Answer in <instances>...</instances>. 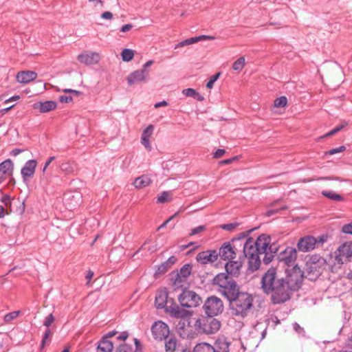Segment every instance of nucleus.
<instances>
[{"mask_svg": "<svg viewBox=\"0 0 352 352\" xmlns=\"http://www.w3.org/2000/svg\"><path fill=\"white\" fill-rule=\"evenodd\" d=\"M13 169L14 165L10 159L0 164V184L8 177L12 175Z\"/></svg>", "mask_w": 352, "mask_h": 352, "instance_id": "aec40b11", "label": "nucleus"}, {"mask_svg": "<svg viewBox=\"0 0 352 352\" xmlns=\"http://www.w3.org/2000/svg\"><path fill=\"white\" fill-rule=\"evenodd\" d=\"M188 39L189 45H192V44H194V43H197L201 41L214 40V37L212 36L201 35V36H198L188 38Z\"/></svg>", "mask_w": 352, "mask_h": 352, "instance_id": "2f4dec72", "label": "nucleus"}, {"mask_svg": "<svg viewBox=\"0 0 352 352\" xmlns=\"http://www.w3.org/2000/svg\"><path fill=\"white\" fill-rule=\"evenodd\" d=\"M226 153V151L224 149L219 148L214 153V158H219L222 157Z\"/></svg>", "mask_w": 352, "mask_h": 352, "instance_id": "5fc2aeb1", "label": "nucleus"}, {"mask_svg": "<svg viewBox=\"0 0 352 352\" xmlns=\"http://www.w3.org/2000/svg\"><path fill=\"white\" fill-rule=\"evenodd\" d=\"M153 125L150 124L143 131L141 136V144L148 151H151L152 150V146L150 142V138H151L153 133Z\"/></svg>", "mask_w": 352, "mask_h": 352, "instance_id": "412c9836", "label": "nucleus"}, {"mask_svg": "<svg viewBox=\"0 0 352 352\" xmlns=\"http://www.w3.org/2000/svg\"><path fill=\"white\" fill-rule=\"evenodd\" d=\"M336 261L341 266L352 256V241L341 244L335 252Z\"/></svg>", "mask_w": 352, "mask_h": 352, "instance_id": "9b49d317", "label": "nucleus"}, {"mask_svg": "<svg viewBox=\"0 0 352 352\" xmlns=\"http://www.w3.org/2000/svg\"><path fill=\"white\" fill-rule=\"evenodd\" d=\"M277 250L276 247L271 245V238L267 234H263L255 241L251 237L248 238L243 245V253L248 261V270L254 272L260 267L261 254H265L264 263H270Z\"/></svg>", "mask_w": 352, "mask_h": 352, "instance_id": "f257e3e1", "label": "nucleus"}, {"mask_svg": "<svg viewBox=\"0 0 352 352\" xmlns=\"http://www.w3.org/2000/svg\"><path fill=\"white\" fill-rule=\"evenodd\" d=\"M128 338V333L126 332H122L118 337V340H125Z\"/></svg>", "mask_w": 352, "mask_h": 352, "instance_id": "338daca9", "label": "nucleus"}, {"mask_svg": "<svg viewBox=\"0 0 352 352\" xmlns=\"http://www.w3.org/2000/svg\"><path fill=\"white\" fill-rule=\"evenodd\" d=\"M170 268V267H168L167 263L164 262L158 267L157 272L160 274H164Z\"/></svg>", "mask_w": 352, "mask_h": 352, "instance_id": "de8ad7c7", "label": "nucleus"}, {"mask_svg": "<svg viewBox=\"0 0 352 352\" xmlns=\"http://www.w3.org/2000/svg\"><path fill=\"white\" fill-rule=\"evenodd\" d=\"M89 1L94 3V6L100 5V8H103L104 2L102 0H89Z\"/></svg>", "mask_w": 352, "mask_h": 352, "instance_id": "e2e57ef3", "label": "nucleus"}, {"mask_svg": "<svg viewBox=\"0 0 352 352\" xmlns=\"http://www.w3.org/2000/svg\"><path fill=\"white\" fill-rule=\"evenodd\" d=\"M170 280L171 286L175 291L180 289H183L188 285V280L186 278H184L175 272H173L170 274Z\"/></svg>", "mask_w": 352, "mask_h": 352, "instance_id": "f3484780", "label": "nucleus"}, {"mask_svg": "<svg viewBox=\"0 0 352 352\" xmlns=\"http://www.w3.org/2000/svg\"><path fill=\"white\" fill-rule=\"evenodd\" d=\"M342 232L344 234L352 235V221L342 227Z\"/></svg>", "mask_w": 352, "mask_h": 352, "instance_id": "c03bdc74", "label": "nucleus"}, {"mask_svg": "<svg viewBox=\"0 0 352 352\" xmlns=\"http://www.w3.org/2000/svg\"><path fill=\"white\" fill-rule=\"evenodd\" d=\"M152 182L151 177L147 175H143L137 177L133 182L135 188L140 189L148 186Z\"/></svg>", "mask_w": 352, "mask_h": 352, "instance_id": "a878e982", "label": "nucleus"}, {"mask_svg": "<svg viewBox=\"0 0 352 352\" xmlns=\"http://www.w3.org/2000/svg\"><path fill=\"white\" fill-rule=\"evenodd\" d=\"M194 327L199 333L214 334L220 329L221 322L214 316H201L196 319Z\"/></svg>", "mask_w": 352, "mask_h": 352, "instance_id": "39448f33", "label": "nucleus"}, {"mask_svg": "<svg viewBox=\"0 0 352 352\" xmlns=\"http://www.w3.org/2000/svg\"><path fill=\"white\" fill-rule=\"evenodd\" d=\"M287 103V99L285 96H281L274 100V107H284Z\"/></svg>", "mask_w": 352, "mask_h": 352, "instance_id": "e433bc0d", "label": "nucleus"}, {"mask_svg": "<svg viewBox=\"0 0 352 352\" xmlns=\"http://www.w3.org/2000/svg\"><path fill=\"white\" fill-rule=\"evenodd\" d=\"M293 326L296 332L300 333L302 331V328L298 323L295 322Z\"/></svg>", "mask_w": 352, "mask_h": 352, "instance_id": "774afa93", "label": "nucleus"}, {"mask_svg": "<svg viewBox=\"0 0 352 352\" xmlns=\"http://www.w3.org/2000/svg\"><path fill=\"white\" fill-rule=\"evenodd\" d=\"M168 105V102L165 100L157 102L154 104L155 108H159L161 107H166Z\"/></svg>", "mask_w": 352, "mask_h": 352, "instance_id": "69168bd1", "label": "nucleus"}, {"mask_svg": "<svg viewBox=\"0 0 352 352\" xmlns=\"http://www.w3.org/2000/svg\"><path fill=\"white\" fill-rule=\"evenodd\" d=\"M206 226H199L191 230L189 235L190 236H193V235H195V234H199L200 232L206 230Z\"/></svg>", "mask_w": 352, "mask_h": 352, "instance_id": "37998d69", "label": "nucleus"}, {"mask_svg": "<svg viewBox=\"0 0 352 352\" xmlns=\"http://www.w3.org/2000/svg\"><path fill=\"white\" fill-rule=\"evenodd\" d=\"M186 45H189L188 39H185L181 42H179L178 44H177L175 47V49H177L178 47H182Z\"/></svg>", "mask_w": 352, "mask_h": 352, "instance_id": "bf43d9fd", "label": "nucleus"}, {"mask_svg": "<svg viewBox=\"0 0 352 352\" xmlns=\"http://www.w3.org/2000/svg\"><path fill=\"white\" fill-rule=\"evenodd\" d=\"M37 77V74L32 71L20 72L16 75V80L20 83L26 84L34 80Z\"/></svg>", "mask_w": 352, "mask_h": 352, "instance_id": "b1692460", "label": "nucleus"}, {"mask_svg": "<svg viewBox=\"0 0 352 352\" xmlns=\"http://www.w3.org/2000/svg\"><path fill=\"white\" fill-rule=\"evenodd\" d=\"M220 75L221 73L218 72L216 74L212 76L206 84V87L208 89H212L213 87L214 83L218 80Z\"/></svg>", "mask_w": 352, "mask_h": 352, "instance_id": "ea45409f", "label": "nucleus"}, {"mask_svg": "<svg viewBox=\"0 0 352 352\" xmlns=\"http://www.w3.org/2000/svg\"><path fill=\"white\" fill-rule=\"evenodd\" d=\"M36 166L37 162L34 160H30L25 162L21 170L23 180H27L34 175Z\"/></svg>", "mask_w": 352, "mask_h": 352, "instance_id": "a211bd4d", "label": "nucleus"}, {"mask_svg": "<svg viewBox=\"0 0 352 352\" xmlns=\"http://www.w3.org/2000/svg\"><path fill=\"white\" fill-rule=\"evenodd\" d=\"M327 239V236H320L318 237V240L312 236H305L298 241L297 249L302 252H310L315 249L317 243H323Z\"/></svg>", "mask_w": 352, "mask_h": 352, "instance_id": "9d476101", "label": "nucleus"}, {"mask_svg": "<svg viewBox=\"0 0 352 352\" xmlns=\"http://www.w3.org/2000/svg\"><path fill=\"white\" fill-rule=\"evenodd\" d=\"M287 276L284 278V284L287 286V293L291 296V292L298 290L302 283L304 274L302 270L296 265L291 270L287 269Z\"/></svg>", "mask_w": 352, "mask_h": 352, "instance_id": "423d86ee", "label": "nucleus"}, {"mask_svg": "<svg viewBox=\"0 0 352 352\" xmlns=\"http://www.w3.org/2000/svg\"><path fill=\"white\" fill-rule=\"evenodd\" d=\"M213 284L223 289V293L228 296L237 291L236 282L232 276L225 273L217 274L213 279Z\"/></svg>", "mask_w": 352, "mask_h": 352, "instance_id": "0eeeda50", "label": "nucleus"}, {"mask_svg": "<svg viewBox=\"0 0 352 352\" xmlns=\"http://www.w3.org/2000/svg\"><path fill=\"white\" fill-rule=\"evenodd\" d=\"M78 60L86 65L97 64L100 60V56L98 53L94 52H86L79 54L77 57Z\"/></svg>", "mask_w": 352, "mask_h": 352, "instance_id": "2eb2a0df", "label": "nucleus"}, {"mask_svg": "<svg viewBox=\"0 0 352 352\" xmlns=\"http://www.w3.org/2000/svg\"><path fill=\"white\" fill-rule=\"evenodd\" d=\"M57 107V103L53 100H48L45 102H38L34 104V109H38L41 113H47L55 109Z\"/></svg>", "mask_w": 352, "mask_h": 352, "instance_id": "5701e85b", "label": "nucleus"}, {"mask_svg": "<svg viewBox=\"0 0 352 352\" xmlns=\"http://www.w3.org/2000/svg\"><path fill=\"white\" fill-rule=\"evenodd\" d=\"M54 321V318L53 315L51 314L47 317L45 318L43 324L46 327H50L52 323Z\"/></svg>", "mask_w": 352, "mask_h": 352, "instance_id": "09e8293b", "label": "nucleus"}, {"mask_svg": "<svg viewBox=\"0 0 352 352\" xmlns=\"http://www.w3.org/2000/svg\"><path fill=\"white\" fill-rule=\"evenodd\" d=\"M171 200V193L168 191L162 192L157 198V202L163 204Z\"/></svg>", "mask_w": 352, "mask_h": 352, "instance_id": "72a5a7b5", "label": "nucleus"}, {"mask_svg": "<svg viewBox=\"0 0 352 352\" xmlns=\"http://www.w3.org/2000/svg\"><path fill=\"white\" fill-rule=\"evenodd\" d=\"M245 64V58L241 56L239 58L236 60H235L232 65V69L237 72H241Z\"/></svg>", "mask_w": 352, "mask_h": 352, "instance_id": "7c9ffc66", "label": "nucleus"}, {"mask_svg": "<svg viewBox=\"0 0 352 352\" xmlns=\"http://www.w3.org/2000/svg\"><path fill=\"white\" fill-rule=\"evenodd\" d=\"M148 70L139 69L131 73L126 80L129 85L138 84L141 82L146 81L148 76Z\"/></svg>", "mask_w": 352, "mask_h": 352, "instance_id": "4468645a", "label": "nucleus"}, {"mask_svg": "<svg viewBox=\"0 0 352 352\" xmlns=\"http://www.w3.org/2000/svg\"><path fill=\"white\" fill-rule=\"evenodd\" d=\"M229 342L225 339H217L212 346V352H229Z\"/></svg>", "mask_w": 352, "mask_h": 352, "instance_id": "393cba45", "label": "nucleus"}, {"mask_svg": "<svg viewBox=\"0 0 352 352\" xmlns=\"http://www.w3.org/2000/svg\"><path fill=\"white\" fill-rule=\"evenodd\" d=\"M52 334L51 331L50 329H47L45 331L42 342H41V347H44L45 343L47 342V340L50 338V335Z\"/></svg>", "mask_w": 352, "mask_h": 352, "instance_id": "a18cd8bd", "label": "nucleus"}, {"mask_svg": "<svg viewBox=\"0 0 352 352\" xmlns=\"http://www.w3.org/2000/svg\"><path fill=\"white\" fill-rule=\"evenodd\" d=\"M151 331L153 337L160 340L166 338L169 334L168 325L162 321L155 322L151 327Z\"/></svg>", "mask_w": 352, "mask_h": 352, "instance_id": "ddd939ff", "label": "nucleus"}, {"mask_svg": "<svg viewBox=\"0 0 352 352\" xmlns=\"http://www.w3.org/2000/svg\"><path fill=\"white\" fill-rule=\"evenodd\" d=\"M261 289L264 293L271 295L273 304H281L290 298L287 293V286L284 284V278H277L276 267H270L263 275L261 281Z\"/></svg>", "mask_w": 352, "mask_h": 352, "instance_id": "f03ea898", "label": "nucleus"}, {"mask_svg": "<svg viewBox=\"0 0 352 352\" xmlns=\"http://www.w3.org/2000/svg\"><path fill=\"white\" fill-rule=\"evenodd\" d=\"M346 146H340L338 148L331 149V155L338 153H342L346 151Z\"/></svg>", "mask_w": 352, "mask_h": 352, "instance_id": "4d7b16f0", "label": "nucleus"}, {"mask_svg": "<svg viewBox=\"0 0 352 352\" xmlns=\"http://www.w3.org/2000/svg\"><path fill=\"white\" fill-rule=\"evenodd\" d=\"M155 304L157 309H165L166 311L175 318L184 316V312L172 298H168L167 289H160L156 294Z\"/></svg>", "mask_w": 352, "mask_h": 352, "instance_id": "20e7f679", "label": "nucleus"}, {"mask_svg": "<svg viewBox=\"0 0 352 352\" xmlns=\"http://www.w3.org/2000/svg\"><path fill=\"white\" fill-rule=\"evenodd\" d=\"M182 94L187 97L191 98H196V95H197V92L192 88L183 89Z\"/></svg>", "mask_w": 352, "mask_h": 352, "instance_id": "a19ab883", "label": "nucleus"}, {"mask_svg": "<svg viewBox=\"0 0 352 352\" xmlns=\"http://www.w3.org/2000/svg\"><path fill=\"white\" fill-rule=\"evenodd\" d=\"M297 258L296 250L292 247H287L284 250L281 251L278 255L280 262L283 263L288 267L294 265Z\"/></svg>", "mask_w": 352, "mask_h": 352, "instance_id": "f8f14e48", "label": "nucleus"}, {"mask_svg": "<svg viewBox=\"0 0 352 352\" xmlns=\"http://www.w3.org/2000/svg\"><path fill=\"white\" fill-rule=\"evenodd\" d=\"M286 208V206H282L280 208H276V209H269L266 211V216L271 217L274 215V214L277 213L280 210H284Z\"/></svg>", "mask_w": 352, "mask_h": 352, "instance_id": "49530a36", "label": "nucleus"}, {"mask_svg": "<svg viewBox=\"0 0 352 352\" xmlns=\"http://www.w3.org/2000/svg\"><path fill=\"white\" fill-rule=\"evenodd\" d=\"M333 201L344 202L345 201V198L340 194L331 192V208L335 207L332 204Z\"/></svg>", "mask_w": 352, "mask_h": 352, "instance_id": "4c0bfd02", "label": "nucleus"}, {"mask_svg": "<svg viewBox=\"0 0 352 352\" xmlns=\"http://www.w3.org/2000/svg\"><path fill=\"white\" fill-rule=\"evenodd\" d=\"M55 160V157L54 156H52V157H50L47 160V162L45 163V165H44V167L43 168V172H45L47 168L49 166V165L51 164V162Z\"/></svg>", "mask_w": 352, "mask_h": 352, "instance_id": "680f3d73", "label": "nucleus"}, {"mask_svg": "<svg viewBox=\"0 0 352 352\" xmlns=\"http://www.w3.org/2000/svg\"><path fill=\"white\" fill-rule=\"evenodd\" d=\"M219 255L221 259L229 260L230 261L235 258L236 252H234L231 245L229 243H225L220 248L219 251Z\"/></svg>", "mask_w": 352, "mask_h": 352, "instance_id": "4be33fe9", "label": "nucleus"}, {"mask_svg": "<svg viewBox=\"0 0 352 352\" xmlns=\"http://www.w3.org/2000/svg\"><path fill=\"white\" fill-rule=\"evenodd\" d=\"M1 202L6 206H11V199L10 197L8 195H6L3 196V197L1 199Z\"/></svg>", "mask_w": 352, "mask_h": 352, "instance_id": "8fccbe9b", "label": "nucleus"}, {"mask_svg": "<svg viewBox=\"0 0 352 352\" xmlns=\"http://www.w3.org/2000/svg\"><path fill=\"white\" fill-rule=\"evenodd\" d=\"M230 301L231 315L239 318H244L252 311L254 297L247 292H233L228 296Z\"/></svg>", "mask_w": 352, "mask_h": 352, "instance_id": "7ed1b4c3", "label": "nucleus"}, {"mask_svg": "<svg viewBox=\"0 0 352 352\" xmlns=\"http://www.w3.org/2000/svg\"><path fill=\"white\" fill-rule=\"evenodd\" d=\"M176 261H177V258L175 256H171L165 262L167 263L168 267H171V266L173 265H174L176 263Z\"/></svg>", "mask_w": 352, "mask_h": 352, "instance_id": "6e6d98bb", "label": "nucleus"}, {"mask_svg": "<svg viewBox=\"0 0 352 352\" xmlns=\"http://www.w3.org/2000/svg\"><path fill=\"white\" fill-rule=\"evenodd\" d=\"M19 311L10 312L4 316V321L6 322H10L12 320L16 319L19 316Z\"/></svg>", "mask_w": 352, "mask_h": 352, "instance_id": "c9c22d12", "label": "nucleus"}, {"mask_svg": "<svg viewBox=\"0 0 352 352\" xmlns=\"http://www.w3.org/2000/svg\"><path fill=\"white\" fill-rule=\"evenodd\" d=\"M59 100L61 102H65V103H67V102H69L72 100V96H60L59 97Z\"/></svg>", "mask_w": 352, "mask_h": 352, "instance_id": "13d9d810", "label": "nucleus"}, {"mask_svg": "<svg viewBox=\"0 0 352 352\" xmlns=\"http://www.w3.org/2000/svg\"><path fill=\"white\" fill-rule=\"evenodd\" d=\"M117 352H131V349L127 344H121L118 348Z\"/></svg>", "mask_w": 352, "mask_h": 352, "instance_id": "3c124183", "label": "nucleus"}, {"mask_svg": "<svg viewBox=\"0 0 352 352\" xmlns=\"http://www.w3.org/2000/svg\"><path fill=\"white\" fill-rule=\"evenodd\" d=\"M212 345L206 342H202L195 346L193 352H212Z\"/></svg>", "mask_w": 352, "mask_h": 352, "instance_id": "c85d7f7f", "label": "nucleus"}, {"mask_svg": "<svg viewBox=\"0 0 352 352\" xmlns=\"http://www.w3.org/2000/svg\"><path fill=\"white\" fill-rule=\"evenodd\" d=\"M113 16V14L109 11L104 12L101 14V18L104 20H111Z\"/></svg>", "mask_w": 352, "mask_h": 352, "instance_id": "603ef678", "label": "nucleus"}, {"mask_svg": "<svg viewBox=\"0 0 352 352\" xmlns=\"http://www.w3.org/2000/svg\"><path fill=\"white\" fill-rule=\"evenodd\" d=\"M191 272L192 266L190 264H186L179 270V271L175 272L179 274L184 278H186L188 280L189 276L191 274Z\"/></svg>", "mask_w": 352, "mask_h": 352, "instance_id": "cd10ccee", "label": "nucleus"}, {"mask_svg": "<svg viewBox=\"0 0 352 352\" xmlns=\"http://www.w3.org/2000/svg\"><path fill=\"white\" fill-rule=\"evenodd\" d=\"M203 309L208 316H216L223 311L224 305L221 298L212 296L206 299L203 305Z\"/></svg>", "mask_w": 352, "mask_h": 352, "instance_id": "6e6552de", "label": "nucleus"}, {"mask_svg": "<svg viewBox=\"0 0 352 352\" xmlns=\"http://www.w3.org/2000/svg\"><path fill=\"white\" fill-rule=\"evenodd\" d=\"M153 63L154 62L153 60L147 61L146 63L143 65L142 68L141 69L148 70V68L151 67L153 64Z\"/></svg>", "mask_w": 352, "mask_h": 352, "instance_id": "0e129e2a", "label": "nucleus"}, {"mask_svg": "<svg viewBox=\"0 0 352 352\" xmlns=\"http://www.w3.org/2000/svg\"><path fill=\"white\" fill-rule=\"evenodd\" d=\"M243 263L241 261H230L225 265V268L228 274L231 276H238L240 274Z\"/></svg>", "mask_w": 352, "mask_h": 352, "instance_id": "6ab92c4d", "label": "nucleus"}, {"mask_svg": "<svg viewBox=\"0 0 352 352\" xmlns=\"http://www.w3.org/2000/svg\"><path fill=\"white\" fill-rule=\"evenodd\" d=\"M113 349V343L107 338H103L98 345V352H111Z\"/></svg>", "mask_w": 352, "mask_h": 352, "instance_id": "bb28decb", "label": "nucleus"}, {"mask_svg": "<svg viewBox=\"0 0 352 352\" xmlns=\"http://www.w3.org/2000/svg\"><path fill=\"white\" fill-rule=\"evenodd\" d=\"M331 272L337 273L338 278L342 276L345 274L344 265L339 266V264L335 260L333 265L331 266Z\"/></svg>", "mask_w": 352, "mask_h": 352, "instance_id": "f704fd0d", "label": "nucleus"}, {"mask_svg": "<svg viewBox=\"0 0 352 352\" xmlns=\"http://www.w3.org/2000/svg\"><path fill=\"white\" fill-rule=\"evenodd\" d=\"M176 347V341L173 339H170L165 343V348L166 351L173 352Z\"/></svg>", "mask_w": 352, "mask_h": 352, "instance_id": "58836bf2", "label": "nucleus"}, {"mask_svg": "<svg viewBox=\"0 0 352 352\" xmlns=\"http://www.w3.org/2000/svg\"><path fill=\"white\" fill-rule=\"evenodd\" d=\"M188 39L189 45H192V44H194V43H197L201 41L214 40V37L212 36L201 35V36H198L188 38Z\"/></svg>", "mask_w": 352, "mask_h": 352, "instance_id": "473e14b6", "label": "nucleus"}, {"mask_svg": "<svg viewBox=\"0 0 352 352\" xmlns=\"http://www.w3.org/2000/svg\"><path fill=\"white\" fill-rule=\"evenodd\" d=\"M132 28L133 25L131 24H126L122 26V28H120V31L122 32H126L131 30Z\"/></svg>", "mask_w": 352, "mask_h": 352, "instance_id": "052dcab7", "label": "nucleus"}, {"mask_svg": "<svg viewBox=\"0 0 352 352\" xmlns=\"http://www.w3.org/2000/svg\"><path fill=\"white\" fill-rule=\"evenodd\" d=\"M121 56L123 61L129 62L134 57V52L131 49H124L121 52Z\"/></svg>", "mask_w": 352, "mask_h": 352, "instance_id": "c756f323", "label": "nucleus"}, {"mask_svg": "<svg viewBox=\"0 0 352 352\" xmlns=\"http://www.w3.org/2000/svg\"><path fill=\"white\" fill-rule=\"evenodd\" d=\"M336 74L338 77V82L342 80L343 78V72L339 68L337 67L335 69Z\"/></svg>", "mask_w": 352, "mask_h": 352, "instance_id": "864d4df0", "label": "nucleus"}, {"mask_svg": "<svg viewBox=\"0 0 352 352\" xmlns=\"http://www.w3.org/2000/svg\"><path fill=\"white\" fill-rule=\"evenodd\" d=\"M178 300L184 307H197L202 302L201 297L194 291L183 289L178 296Z\"/></svg>", "mask_w": 352, "mask_h": 352, "instance_id": "1a4fd4ad", "label": "nucleus"}, {"mask_svg": "<svg viewBox=\"0 0 352 352\" xmlns=\"http://www.w3.org/2000/svg\"><path fill=\"white\" fill-rule=\"evenodd\" d=\"M238 226H239V223H231L223 224L221 226V228L225 230L232 231Z\"/></svg>", "mask_w": 352, "mask_h": 352, "instance_id": "79ce46f5", "label": "nucleus"}, {"mask_svg": "<svg viewBox=\"0 0 352 352\" xmlns=\"http://www.w3.org/2000/svg\"><path fill=\"white\" fill-rule=\"evenodd\" d=\"M218 254L215 250H206L199 252L196 257L198 263L201 264H208L217 261Z\"/></svg>", "mask_w": 352, "mask_h": 352, "instance_id": "dca6fc26", "label": "nucleus"}]
</instances>
